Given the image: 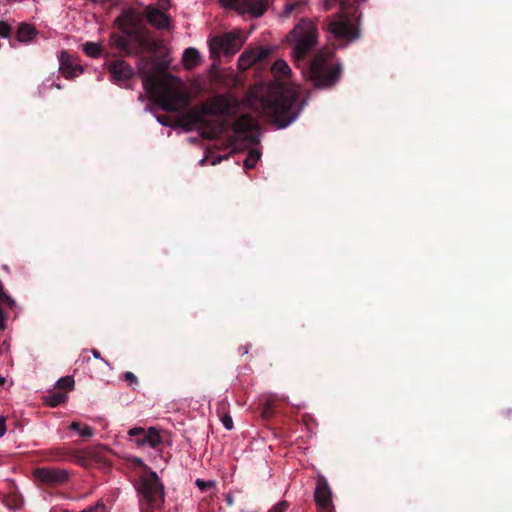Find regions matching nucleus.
I'll return each mask as SVG.
<instances>
[{"label":"nucleus","instance_id":"38","mask_svg":"<svg viewBox=\"0 0 512 512\" xmlns=\"http://www.w3.org/2000/svg\"><path fill=\"white\" fill-rule=\"evenodd\" d=\"M82 512H105V506L103 504H97L96 506L86 509Z\"/></svg>","mask_w":512,"mask_h":512},{"label":"nucleus","instance_id":"35","mask_svg":"<svg viewBox=\"0 0 512 512\" xmlns=\"http://www.w3.org/2000/svg\"><path fill=\"white\" fill-rule=\"evenodd\" d=\"M53 455L57 460H64L69 456V452L65 449H56Z\"/></svg>","mask_w":512,"mask_h":512},{"label":"nucleus","instance_id":"5","mask_svg":"<svg viewBox=\"0 0 512 512\" xmlns=\"http://www.w3.org/2000/svg\"><path fill=\"white\" fill-rule=\"evenodd\" d=\"M139 510L144 512L161 510L165 503V487L155 471L142 475L137 484Z\"/></svg>","mask_w":512,"mask_h":512},{"label":"nucleus","instance_id":"13","mask_svg":"<svg viewBox=\"0 0 512 512\" xmlns=\"http://www.w3.org/2000/svg\"><path fill=\"white\" fill-rule=\"evenodd\" d=\"M269 6V0H238L236 9L240 13H248L253 17H261Z\"/></svg>","mask_w":512,"mask_h":512},{"label":"nucleus","instance_id":"34","mask_svg":"<svg viewBox=\"0 0 512 512\" xmlns=\"http://www.w3.org/2000/svg\"><path fill=\"white\" fill-rule=\"evenodd\" d=\"M145 429L142 428V427H134V428H131L129 431H128V434L129 436L131 437H138V436H144L145 434Z\"/></svg>","mask_w":512,"mask_h":512},{"label":"nucleus","instance_id":"19","mask_svg":"<svg viewBox=\"0 0 512 512\" xmlns=\"http://www.w3.org/2000/svg\"><path fill=\"white\" fill-rule=\"evenodd\" d=\"M162 442V437L160 432L155 427H150L145 431L142 440H136V444L138 446L149 445L151 448H157L158 445Z\"/></svg>","mask_w":512,"mask_h":512},{"label":"nucleus","instance_id":"23","mask_svg":"<svg viewBox=\"0 0 512 512\" xmlns=\"http://www.w3.org/2000/svg\"><path fill=\"white\" fill-rule=\"evenodd\" d=\"M67 400L66 392H49L44 397V402L49 407H57Z\"/></svg>","mask_w":512,"mask_h":512},{"label":"nucleus","instance_id":"16","mask_svg":"<svg viewBox=\"0 0 512 512\" xmlns=\"http://www.w3.org/2000/svg\"><path fill=\"white\" fill-rule=\"evenodd\" d=\"M108 70L117 81L129 80L134 74L133 69L123 60L111 62Z\"/></svg>","mask_w":512,"mask_h":512},{"label":"nucleus","instance_id":"46","mask_svg":"<svg viewBox=\"0 0 512 512\" xmlns=\"http://www.w3.org/2000/svg\"><path fill=\"white\" fill-rule=\"evenodd\" d=\"M330 8H331V5L328 2H326L324 5V10L328 11Z\"/></svg>","mask_w":512,"mask_h":512},{"label":"nucleus","instance_id":"24","mask_svg":"<svg viewBox=\"0 0 512 512\" xmlns=\"http://www.w3.org/2000/svg\"><path fill=\"white\" fill-rule=\"evenodd\" d=\"M271 70L275 75H279V76H283V77H288L291 73V69H290L289 65L287 64L286 61H284L282 59L275 61Z\"/></svg>","mask_w":512,"mask_h":512},{"label":"nucleus","instance_id":"8","mask_svg":"<svg viewBox=\"0 0 512 512\" xmlns=\"http://www.w3.org/2000/svg\"><path fill=\"white\" fill-rule=\"evenodd\" d=\"M242 46V40L238 34L228 32L215 36L210 40L211 58L216 59L222 52L225 56L232 57Z\"/></svg>","mask_w":512,"mask_h":512},{"label":"nucleus","instance_id":"28","mask_svg":"<svg viewBox=\"0 0 512 512\" xmlns=\"http://www.w3.org/2000/svg\"><path fill=\"white\" fill-rule=\"evenodd\" d=\"M74 383V379L71 376H65L57 381L56 387L62 390H72Z\"/></svg>","mask_w":512,"mask_h":512},{"label":"nucleus","instance_id":"36","mask_svg":"<svg viewBox=\"0 0 512 512\" xmlns=\"http://www.w3.org/2000/svg\"><path fill=\"white\" fill-rule=\"evenodd\" d=\"M220 4L226 9L236 7L238 0H219Z\"/></svg>","mask_w":512,"mask_h":512},{"label":"nucleus","instance_id":"14","mask_svg":"<svg viewBox=\"0 0 512 512\" xmlns=\"http://www.w3.org/2000/svg\"><path fill=\"white\" fill-rule=\"evenodd\" d=\"M122 34L112 33L110 36V43L113 47L117 48L125 54H131L130 39L134 33L133 29L122 24L120 26Z\"/></svg>","mask_w":512,"mask_h":512},{"label":"nucleus","instance_id":"15","mask_svg":"<svg viewBox=\"0 0 512 512\" xmlns=\"http://www.w3.org/2000/svg\"><path fill=\"white\" fill-rule=\"evenodd\" d=\"M61 74L67 79H73L83 73V68L79 64L72 61L71 56L66 51L60 54V67Z\"/></svg>","mask_w":512,"mask_h":512},{"label":"nucleus","instance_id":"25","mask_svg":"<svg viewBox=\"0 0 512 512\" xmlns=\"http://www.w3.org/2000/svg\"><path fill=\"white\" fill-rule=\"evenodd\" d=\"M70 429L78 432L83 438H90L93 436V429L91 426L83 425L80 422L73 421Z\"/></svg>","mask_w":512,"mask_h":512},{"label":"nucleus","instance_id":"9","mask_svg":"<svg viewBox=\"0 0 512 512\" xmlns=\"http://www.w3.org/2000/svg\"><path fill=\"white\" fill-rule=\"evenodd\" d=\"M33 474L40 483L50 487L63 485L70 479L69 470L57 467H38Z\"/></svg>","mask_w":512,"mask_h":512},{"label":"nucleus","instance_id":"27","mask_svg":"<svg viewBox=\"0 0 512 512\" xmlns=\"http://www.w3.org/2000/svg\"><path fill=\"white\" fill-rule=\"evenodd\" d=\"M83 50L88 56L92 58H97L102 53L101 45L95 42H86L83 44Z\"/></svg>","mask_w":512,"mask_h":512},{"label":"nucleus","instance_id":"12","mask_svg":"<svg viewBox=\"0 0 512 512\" xmlns=\"http://www.w3.org/2000/svg\"><path fill=\"white\" fill-rule=\"evenodd\" d=\"M270 54V48L255 47L246 49L238 59V68L242 71H245L254 64L263 63L270 56Z\"/></svg>","mask_w":512,"mask_h":512},{"label":"nucleus","instance_id":"32","mask_svg":"<svg viewBox=\"0 0 512 512\" xmlns=\"http://www.w3.org/2000/svg\"><path fill=\"white\" fill-rule=\"evenodd\" d=\"M11 27L5 21H0V37L7 38L10 36Z\"/></svg>","mask_w":512,"mask_h":512},{"label":"nucleus","instance_id":"18","mask_svg":"<svg viewBox=\"0 0 512 512\" xmlns=\"http://www.w3.org/2000/svg\"><path fill=\"white\" fill-rule=\"evenodd\" d=\"M211 110L214 112L213 116H228L231 112V105L227 98L224 96H217L210 101Z\"/></svg>","mask_w":512,"mask_h":512},{"label":"nucleus","instance_id":"22","mask_svg":"<svg viewBox=\"0 0 512 512\" xmlns=\"http://www.w3.org/2000/svg\"><path fill=\"white\" fill-rule=\"evenodd\" d=\"M37 34L34 26L22 23L19 25L17 30V39L19 42H28L33 39Z\"/></svg>","mask_w":512,"mask_h":512},{"label":"nucleus","instance_id":"40","mask_svg":"<svg viewBox=\"0 0 512 512\" xmlns=\"http://www.w3.org/2000/svg\"><path fill=\"white\" fill-rule=\"evenodd\" d=\"M157 120L163 126H170V118L166 115L157 116Z\"/></svg>","mask_w":512,"mask_h":512},{"label":"nucleus","instance_id":"2","mask_svg":"<svg viewBox=\"0 0 512 512\" xmlns=\"http://www.w3.org/2000/svg\"><path fill=\"white\" fill-rule=\"evenodd\" d=\"M335 56L333 48L324 47L313 56L305 69L303 68L304 75L314 87L330 89L339 82L343 66Z\"/></svg>","mask_w":512,"mask_h":512},{"label":"nucleus","instance_id":"47","mask_svg":"<svg viewBox=\"0 0 512 512\" xmlns=\"http://www.w3.org/2000/svg\"><path fill=\"white\" fill-rule=\"evenodd\" d=\"M227 503H228L229 505H232V504H233V499H232V497H231V496H228V497H227Z\"/></svg>","mask_w":512,"mask_h":512},{"label":"nucleus","instance_id":"43","mask_svg":"<svg viewBox=\"0 0 512 512\" xmlns=\"http://www.w3.org/2000/svg\"><path fill=\"white\" fill-rule=\"evenodd\" d=\"M91 353L96 359H100L106 364H108V362L101 356V353L97 349H92Z\"/></svg>","mask_w":512,"mask_h":512},{"label":"nucleus","instance_id":"4","mask_svg":"<svg viewBox=\"0 0 512 512\" xmlns=\"http://www.w3.org/2000/svg\"><path fill=\"white\" fill-rule=\"evenodd\" d=\"M340 11L325 20L324 29L336 40L351 43L360 37L358 26L354 23L357 18L359 0H338Z\"/></svg>","mask_w":512,"mask_h":512},{"label":"nucleus","instance_id":"37","mask_svg":"<svg viewBox=\"0 0 512 512\" xmlns=\"http://www.w3.org/2000/svg\"><path fill=\"white\" fill-rule=\"evenodd\" d=\"M222 423H223L224 427L228 430H231L233 428V420L229 415H225L222 418Z\"/></svg>","mask_w":512,"mask_h":512},{"label":"nucleus","instance_id":"33","mask_svg":"<svg viewBox=\"0 0 512 512\" xmlns=\"http://www.w3.org/2000/svg\"><path fill=\"white\" fill-rule=\"evenodd\" d=\"M289 507L287 501H280L274 505L268 512H285Z\"/></svg>","mask_w":512,"mask_h":512},{"label":"nucleus","instance_id":"39","mask_svg":"<svg viewBox=\"0 0 512 512\" xmlns=\"http://www.w3.org/2000/svg\"><path fill=\"white\" fill-rule=\"evenodd\" d=\"M196 485H197V487H198L200 490L204 491V490H206L208 487H210V486H211V483H209V482H205L204 480H201V479H197V480H196Z\"/></svg>","mask_w":512,"mask_h":512},{"label":"nucleus","instance_id":"6","mask_svg":"<svg viewBox=\"0 0 512 512\" xmlns=\"http://www.w3.org/2000/svg\"><path fill=\"white\" fill-rule=\"evenodd\" d=\"M287 40L293 46L294 62L300 67L309 52L317 45V28L310 20L301 19L294 29L289 32Z\"/></svg>","mask_w":512,"mask_h":512},{"label":"nucleus","instance_id":"20","mask_svg":"<svg viewBox=\"0 0 512 512\" xmlns=\"http://www.w3.org/2000/svg\"><path fill=\"white\" fill-rule=\"evenodd\" d=\"M307 5V0H294L285 4L284 10L281 14L284 18L297 16L303 12V9Z\"/></svg>","mask_w":512,"mask_h":512},{"label":"nucleus","instance_id":"10","mask_svg":"<svg viewBox=\"0 0 512 512\" xmlns=\"http://www.w3.org/2000/svg\"><path fill=\"white\" fill-rule=\"evenodd\" d=\"M314 501L318 512H335L332 501V490L323 475H318L316 478Z\"/></svg>","mask_w":512,"mask_h":512},{"label":"nucleus","instance_id":"30","mask_svg":"<svg viewBox=\"0 0 512 512\" xmlns=\"http://www.w3.org/2000/svg\"><path fill=\"white\" fill-rule=\"evenodd\" d=\"M274 410H275L274 400L267 399L265 402L264 409H263V416L265 418L272 417L274 415Z\"/></svg>","mask_w":512,"mask_h":512},{"label":"nucleus","instance_id":"49","mask_svg":"<svg viewBox=\"0 0 512 512\" xmlns=\"http://www.w3.org/2000/svg\"><path fill=\"white\" fill-rule=\"evenodd\" d=\"M136 440H142V436H138V437L135 439V441H136Z\"/></svg>","mask_w":512,"mask_h":512},{"label":"nucleus","instance_id":"29","mask_svg":"<svg viewBox=\"0 0 512 512\" xmlns=\"http://www.w3.org/2000/svg\"><path fill=\"white\" fill-rule=\"evenodd\" d=\"M138 42L141 46H144L146 47L147 49H149L150 51L152 52H155L158 50V43L154 40H150L148 39L147 37L145 36H139L138 37Z\"/></svg>","mask_w":512,"mask_h":512},{"label":"nucleus","instance_id":"17","mask_svg":"<svg viewBox=\"0 0 512 512\" xmlns=\"http://www.w3.org/2000/svg\"><path fill=\"white\" fill-rule=\"evenodd\" d=\"M145 15L149 23L158 29L167 28L169 25V18L167 17V15L157 8H154L152 6L146 7Z\"/></svg>","mask_w":512,"mask_h":512},{"label":"nucleus","instance_id":"42","mask_svg":"<svg viewBox=\"0 0 512 512\" xmlns=\"http://www.w3.org/2000/svg\"><path fill=\"white\" fill-rule=\"evenodd\" d=\"M6 318H5V315H4V312L3 310L0 308V330H4L6 328Z\"/></svg>","mask_w":512,"mask_h":512},{"label":"nucleus","instance_id":"31","mask_svg":"<svg viewBox=\"0 0 512 512\" xmlns=\"http://www.w3.org/2000/svg\"><path fill=\"white\" fill-rule=\"evenodd\" d=\"M122 379L128 383V385L132 386V385H137L138 384V378L137 376L133 373V372H130V371H127L125 372L123 375H122Z\"/></svg>","mask_w":512,"mask_h":512},{"label":"nucleus","instance_id":"7","mask_svg":"<svg viewBox=\"0 0 512 512\" xmlns=\"http://www.w3.org/2000/svg\"><path fill=\"white\" fill-rule=\"evenodd\" d=\"M210 102H204L199 107L191 108L181 116V123L183 127L190 131L195 127L203 129L202 136L206 139H215L220 130V125H215L212 120L207 119V116H213Z\"/></svg>","mask_w":512,"mask_h":512},{"label":"nucleus","instance_id":"41","mask_svg":"<svg viewBox=\"0 0 512 512\" xmlns=\"http://www.w3.org/2000/svg\"><path fill=\"white\" fill-rule=\"evenodd\" d=\"M6 432V419L4 417H0V438Z\"/></svg>","mask_w":512,"mask_h":512},{"label":"nucleus","instance_id":"21","mask_svg":"<svg viewBox=\"0 0 512 512\" xmlns=\"http://www.w3.org/2000/svg\"><path fill=\"white\" fill-rule=\"evenodd\" d=\"M183 64L186 68L192 69L199 64L200 54L196 48L189 47L185 49L182 57Z\"/></svg>","mask_w":512,"mask_h":512},{"label":"nucleus","instance_id":"44","mask_svg":"<svg viewBox=\"0 0 512 512\" xmlns=\"http://www.w3.org/2000/svg\"><path fill=\"white\" fill-rule=\"evenodd\" d=\"M159 5L162 10H167L170 7V1L169 0H159Z\"/></svg>","mask_w":512,"mask_h":512},{"label":"nucleus","instance_id":"3","mask_svg":"<svg viewBox=\"0 0 512 512\" xmlns=\"http://www.w3.org/2000/svg\"><path fill=\"white\" fill-rule=\"evenodd\" d=\"M179 84L180 80L170 75L166 79L147 77L144 81L150 98L166 112H179L190 103L189 96Z\"/></svg>","mask_w":512,"mask_h":512},{"label":"nucleus","instance_id":"45","mask_svg":"<svg viewBox=\"0 0 512 512\" xmlns=\"http://www.w3.org/2000/svg\"><path fill=\"white\" fill-rule=\"evenodd\" d=\"M249 347H250V345L242 346V347L239 349L240 354H242V355L247 354V353H248V351H249Z\"/></svg>","mask_w":512,"mask_h":512},{"label":"nucleus","instance_id":"11","mask_svg":"<svg viewBox=\"0 0 512 512\" xmlns=\"http://www.w3.org/2000/svg\"><path fill=\"white\" fill-rule=\"evenodd\" d=\"M233 131L249 143L259 142V126L257 121L249 116L242 115L232 124Z\"/></svg>","mask_w":512,"mask_h":512},{"label":"nucleus","instance_id":"26","mask_svg":"<svg viewBox=\"0 0 512 512\" xmlns=\"http://www.w3.org/2000/svg\"><path fill=\"white\" fill-rule=\"evenodd\" d=\"M261 153L257 149H251L244 160V169H253L260 160Z\"/></svg>","mask_w":512,"mask_h":512},{"label":"nucleus","instance_id":"48","mask_svg":"<svg viewBox=\"0 0 512 512\" xmlns=\"http://www.w3.org/2000/svg\"><path fill=\"white\" fill-rule=\"evenodd\" d=\"M5 382V379L0 375V385H3Z\"/></svg>","mask_w":512,"mask_h":512},{"label":"nucleus","instance_id":"1","mask_svg":"<svg viewBox=\"0 0 512 512\" xmlns=\"http://www.w3.org/2000/svg\"><path fill=\"white\" fill-rule=\"evenodd\" d=\"M263 114L279 128H285L299 115L298 95L286 88L270 90L261 99Z\"/></svg>","mask_w":512,"mask_h":512}]
</instances>
